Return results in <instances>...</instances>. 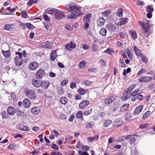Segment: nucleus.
Returning <instances> with one entry per match:
<instances>
[{"label":"nucleus","mask_w":155,"mask_h":155,"mask_svg":"<svg viewBox=\"0 0 155 155\" xmlns=\"http://www.w3.org/2000/svg\"><path fill=\"white\" fill-rule=\"evenodd\" d=\"M78 91L81 95H84L88 91L87 90L84 89L83 88H80L78 90Z\"/></svg>","instance_id":"nucleus-30"},{"label":"nucleus","mask_w":155,"mask_h":155,"mask_svg":"<svg viewBox=\"0 0 155 155\" xmlns=\"http://www.w3.org/2000/svg\"><path fill=\"white\" fill-rule=\"evenodd\" d=\"M136 84H134L131 85L128 88L126 89L123 92V95H127L130 93L132 91V90L136 86Z\"/></svg>","instance_id":"nucleus-9"},{"label":"nucleus","mask_w":155,"mask_h":155,"mask_svg":"<svg viewBox=\"0 0 155 155\" xmlns=\"http://www.w3.org/2000/svg\"><path fill=\"white\" fill-rule=\"evenodd\" d=\"M114 126L116 127H119L123 125V121L120 119H117L113 122Z\"/></svg>","instance_id":"nucleus-15"},{"label":"nucleus","mask_w":155,"mask_h":155,"mask_svg":"<svg viewBox=\"0 0 155 155\" xmlns=\"http://www.w3.org/2000/svg\"><path fill=\"white\" fill-rule=\"evenodd\" d=\"M110 12L111 11L109 10H107L105 12H102V14L104 16H106L110 14Z\"/></svg>","instance_id":"nucleus-58"},{"label":"nucleus","mask_w":155,"mask_h":155,"mask_svg":"<svg viewBox=\"0 0 155 155\" xmlns=\"http://www.w3.org/2000/svg\"><path fill=\"white\" fill-rule=\"evenodd\" d=\"M81 149L83 150H85L87 152L90 149V147L88 146L83 145L81 146Z\"/></svg>","instance_id":"nucleus-59"},{"label":"nucleus","mask_w":155,"mask_h":155,"mask_svg":"<svg viewBox=\"0 0 155 155\" xmlns=\"http://www.w3.org/2000/svg\"><path fill=\"white\" fill-rule=\"evenodd\" d=\"M14 62L16 66H19L22 65L24 60L22 58H18V56H16L14 58Z\"/></svg>","instance_id":"nucleus-5"},{"label":"nucleus","mask_w":155,"mask_h":155,"mask_svg":"<svg viewBox=\"0 0 155 155\" xmlns=\"http://www.w3.org/2000/svg\"><path fill=\"white\" fill-rule=\"evenodd\" d=\"M105 21V19L102 17H99L97 21L98 25L100 27L103 26Z\"/></svg>","instance_id":"nucleus-18"},{"label":"nucleus","mask_w":155,"mask_h":155,"mask_svg":"<svg viewBox=\"0 0 155 155\" xmlns=\"http://www.w3.org/2000/svg\"><path fill=\"white\" fill-rule=\"evenodd\" d=\"M133 97H135L136 98V100L137 99L140 101H141L143 98V96L142 95L140 94H139L136 95L135 96Z\"/></svg>","instance_id":"nucleus-54"},{"label":"nucleus","mask_w":155,"mask_h":155,"mask_svg":"<svg viewBox=\"0 0 155 155\" xmlns=\"http://www.w3.org/2000/svg\"><path fill=\"white\" fill-rule=\"evenodd\" d=\"M57 9L53 8H48L46 9L47 13L50 15H55Z\"/></svg>","instance_id":"nucleus-21"},{"label":"nucleus","mask_w":155,"mask_h":155,"mask_svg":"<svg viewBox=\"0 0 155 155\" xmlns=\"http://www.w3.org/2000/svg\"><path fill=\"white\" fill-rule=\"evenodd\" d=\"M66 8L68 11L71 12V13L65 16L66 19H77L78 15L80 16L82 14L78 7L73 5L72 4L67 5Z\"/></svg>","instance_id":"nucleus-1"},{"label":"nucleus","mask_w":155,"mask_h":155,"mask_svg":"<svg viewBox=\"0 0 155 155\" xmlns=\"http://www.w3.org/2000/svg\"><path fill=\"white\" fill-rule=\"evenodd\" d=\"M143 108V106H139L136 107L134 112V115H136L140 113L142 111Z\"/></svg>","instance_id":"nucleus-26"},{"label":"nucleus","mask_w":155,"mask_h":155,"mask_svg":"<svg viewBox=\"0 0 155 155\" xmlns=\"http://www.w3.org/2000/svg\"><path fill=\"white\" fill-rule=\"evenodd\" d=\"M146 71V70H144L143 68H141L140 70L137 74V76L139 77L140 76L141 74H143L144 72Z\"/></svg>","instance_id":"nucleus-53"},{"label":"nucleus","mask_w":155,"mask_h":155,"mask_svg":"<svg viewBox=\"0 0 155 155\" xmlns=\"http://www.w3.org/2000/svg\"><path fill=\"white\" fill-rule=\"evenodd\" d=\"M107 32L106 29L104 28H102L99 32L100 34L103 36H105Z\"/></svg>","instance_id":"nucleus-33"},{"label":"nucleus","mask_w":155,"mask_h":155,"mask_svg":"<svg viewBox=\"0 0 155 155\" xmlns=\"http://www.w3.org/2000/svg\"><path fill=\"white\" fill-rule=\"evenodd\" d=\"M51 148L55 150H59L58 147L55 144L53 143L51 146Z\"/></svg>","instance_id":"nucleus-56"},{"label":"nucleus","mask_w":155,"mask_h":155,"mask_svg":"<svg viewBox=\"0 0 155 155\" xmlns=\"http://www.w3.org/2000/svg\"><path fill=\"white\" fill-rule=\"evenodd\" d=\"M129 107V105L128 104H124L120 107V112H121L127 110Z\"/></svg>","instance_id":"nucleus-28"},{"label":"nucleus","mask_w":155,"mask_h":155,"mask_svg":"<svg viewBox=\"0 0 155 155\" xmlns=\"http://www.w3.org/2000/svg\"><path fill=\"white\" fill-rule=\"evenodd\" d=\"M89 104V101L88 100H86L81 102L79 105V108L81 109L85 108Z\"/></svg>","instance_id":"nucleus-16"},{"label":"nucleus","mask_w":155,"mask_h":155,"mask_svg":"<svg viewBox=\"0 0 155 155\" xmlns=\"http://www.w3.org/2000/svg\"><path fill=\"white\" fill-rule=\"evenodd\" d=\"M119 107V104L117 102H114L112 107V110L115 111Z\"/></svg>","instance_id":"nucleus-34"},{"label":"nucleus","mask_w":155,"mask_h":155,"mask_svg":"<svg viewBox=\"0 0 155 155\" xmlns=\"http://www.w3.org/2000/svg\"><path fill=\"white\" fill-rule=\"evenodd\" d=\"M150 111L149 110L147 111L143 115L142 118L143 120H145L147 117V116H149L150 115L149 113Z\"/></svg>","instance_id":"nucleus-52"},{"label":"nucleus","mask_w":155,"mask_h":155,"mask_svg":"<svg viewBox=\"0 0 155 155\" xmlns=\"http://www.w3.org/2000/svg\"><path fill=\"white\" fill-rule=\"evenodd\" d=\"M68 83V81L66 80H64L61 82V85L62 86H65Z\"/></svg>","instance_id":"nucleus-62"},{"label":"nucleus","mask_w":155,"mask_h":155,"mask_svg":"<svg viewBox=\"0 0 155 155\" xmlns=\"http://www.w3.org/2000/svg\"><path fill=\"white\" fill-rule=\"evenodd\" d=\"M152 5L147 6L146 8V11L148 12L152 13L154 11V8Z\"/></svg>","instance_id":"nucleus-31"},{"label":"nucleus","mask_w":155,"mask_h":155,"mask_svg":"<svg viewBox=\"0 0 155 155\" xmlns=\"http://www.w3.org/2000/svg\"><path fill=\"white\" fill-rule=\"evenodd\" d=\"M45 72L44 70L40 69L38 70L36 73V77L38 79H41L45 75Z\"/></svg>","instance_id":"nucleus-6"},{"label":"nucleus","mask_w":155,"mask_h":155,"mask_svg":"<svg viewBox=\"0 0 155 155\" xmlns=\"http://www.w3.org/2000/svg\"><path fill=\"white\" fill-rule=\"evenodd\" d=\"M1 115L3 119H8L9 118L8 114L6 113V111H3L2 112Z\"/></svg>","instance_id":"nucleus-39"},{"label":"nucleus","mask_w":155,"mask_h":155,"mask_svg":"<svg viewBox=\"0 0 155 155\" xmlns=\"http://www.w3.org/2000/svg\"><path fill=\"white\" fill-rule=\"evenodd\" d=\"M119 35L121 38H124L126 36V34L125 32H121L119 33Z\"/></svg>","instance_id":"nucleus-60"},{"label":"nucleus","mask_w":155,"mask_h":155,"mask_svg":"<svg viewBox=\"0 0 155 155\" xmlns=\"http://www.w3.org/2000/svg\"><path fill=\"white\" fill-rule=\"evenodd\" d=\"M2 53L4 57L6 58H8L10 56V53L9 50L6 51H2Z\"/></svg>","instance_id":"nucleus-32"},{"label":"nucleus","mask_w":155,"mask_h":155,"mask_svg":"<svg viewBox=\"0 0 155 155\" xmlns=\"http://www.w3.org/2000/svg\"><path fill=\"white\" fill-rule=\"evenodd\" d=\"M149 20H147V23L146 24H144L142 21H140L139 22V24L142 27V28L143 30L144 33H148L149 28L150 27V25L149 24Z\"/></svg>","instance_id":"nucleus-3"},{"label":"nucleus","mask_w":155,"mask_h":155,"mask_svg":"<svg viewBox=\"0 0 155 155\" xmlns=\"http://www.w3.org/2000/svg\"><path fill=\"white\" fill-rule=\"evenodd\" d=\"M123 9L120 8L118 9L117 12L116 13V15L119 17H121L123 15Z\"/></svg>","instance_id":"nucleus-37"},{"label":"nucleus","mask_w":155,"mask_h":155,"mask_svg":"<svg viewBox=\"0 0 155 155\" xmlns=\"http://www.w3.org/2000/svg\"><path fill=\"white\" fill-rule=\"evenodd\" d=\"M57 57V51L53 50L51 51V54L50 56V59L52 61H54Z\"/></svg>","instance_id":"nucleus-22"},{"label":"nucleus","mask_w":155,"mask_h":155,"mask_svg":"<svg viewBox=\"0 0 155 155\" xmlns=\"http://www.w3.org/2000/svg\"><path fill=\"white\" fill-rule=\"evenodd\" d=\"M31 111L33 114L37 115L40 113L41 110L39 107H35L31 108Z\"/></svg>","instance_id":"nucleus-20"},{"label":"nucleus","mask_w":155,"mask_h":155,"mask_svg":"<svg viewBox=\"0 0 155 155\" xmlns=\"http://www.w3.org/2000/svg\"><path fill=\"white\" fill-rule=\"evenodd\" d=\"M86 65V63L84 61H82L79 64V67L80 69L83 68Z\"/></svg>","instance_id":"nucleus-43"},{"label":"nucleus","mask_w":155,"mask_h":155,"mask_svg":"<svg viewBox=\"0 0 155 155\" xmlns=\"http://www.w3.org/2000/svg\"><path fill=\"white\" fill-rule=\"evenodd\" d=\"M76 116L78 118H81L82 120H83V113L81 111H78L76 114Z\"/></svg>","instance_id":"nucleus-38"},{"label":"nucleus","mask_w":155,"mask_h":155,"mask_svg":"<svg viewBox=\"0 0 155 155\" xmlns=\"http://www.w3.org/2000/svg\"><path fill=\"white\" fill-rule=\"evenodd\" d=\"M149 125L148 124H141L139 125V127L141 129H147L148 127H147V126Z\"/></svg>","instance_id":"nucleus-55"},{"label":"nucleus","mask_w":155,"mask_h":155,"mask_svg":"<svg viewBox=\"0 0 155 155\" xmlns=\"http://www.w3.org/2000/svg\"><path fill=\"white\" fill-rule=\"evenodd\" d=\"M38 2V0H30L27 2V5L28 6H31L33 4L36 3Z\"/></svg>","instance_id":"nucleus-40"},{"label":"nucleus","mask_w":155,"mask_h":155,"mask_svg":"<svg viewBox=\"0 0 155 155\" xmlns=\"http://www.w3.org/2000/svg\"><path fill=\"white\" fill-rule=\"evenodd\" d=\"M139 91V89H135L133 92L131 93L130 95L131 97L135 96L136 95L138 94L137 93Z\"/></svg>","instance_id":"nucleus-49"},{"label":"nucleus","mask_w":155,"mask_h":155,"mask_svg":"<svg viewBox=\"0 0 155 155\" xmlns=\"http://www.w3.org/2000/svg\"><path fill=\"white\" fill-rule=\"evenodd\" d=\"M55 15V16L56 19H61L64 17H65L64 13L62 12L61 11L57 10Z\"/></svg>","instance_id":"nucleus-4"},{"label":"nucleus","mask_w":155,"mask_h":155,"mask_svg":"<svg viewBox=\"0 0 155 155\" xmlns=\"http://www.w3.org/2000/svg\"><path fill=\"white\" fill-rule=\"evenodd\" d=\"M21 17L24 18H26L28 16L27 13L25 10H23L21 12Z\"/></svg>","instance_id":"nucleus-47"},{"label":"nucleus","mask_w":155,"mask_h":155,"mask_svg":"<svg viewBox=\"0 0 155 155\" xmlns=\"http://www.w3.org/2000/svg\"><path fill=\"white\" fill-rule=\"evenodd\" d=\"M17 117H22L24 115V114L23 111H21V110H17L16 111V112Z\"/></svg>","instance_id":"nucleus-41"},{"label":"nucleus","mask_w":155,"mask_h":155,"mask_svg":"<svg viewBox=\"0 0 155 155\" xmlns=\"http://www.w3.org/2000/svg\"><path fill=\"white\" fill-rule=\"evenodd\" d=\"M31 104L30 101L27 98L25 99L22 102L23 105L25 108L29 107Z\"/></svg>","instance_id":"nucleus-23"},{"label":"nucleus","mask_w":155,"mask_h":155,"mask_svg":"<svg viewBox=\"0 0 155 155\" xmlns=\"http://www.w3.org/2000/svg\"><path fill=\"white\" fill-rule=\"evenodd\" d=\"M131 53L129 49L127 48L124 54H122V57L124 58H127L126 54H127L129 59L130 60L132 59V56L131 54Z\"/></svg>","instance_id":"nucleus-14"},{"label":"nucleus","mask_w":155,"mask_h":155,"mask_svg":"<svg viewBox=\"0 0 155 155\" xmlns=\"http://www.w3.org/2000/svg\"><path fill=\"white\" fill-rule=\"evenodd\" d=\"M76 45L72 41H71L69 43L65 45V48L68 51H71V49H74L76 48Z\"/></svg>","instance_id":"nucleus-10"},{"label":"nucleus","mask_w":155,"mask_h":155,"mask_svg":"<svg viewBox=\"0 0 155 155\" xmlns=\"http://www.w3.org/2000/svg\"><path fill=\"white\" fill-rule=\"evenodd\" d=\"M112 52H114V51L113 49H110L109 48H107V50L104 51V53H107L109 54H111Z\"/></svg>","instance_id":"nucleus-50"},{"label":"nucleus","mask_w":155,"mask_h":155,"mask_svg":"<svg viewBox=\"0 0 155 155\" xmlns=\"http://www.w3.org/2000/svg\"><path fill=\"white\" fill-rule=\"evenodd\" d=\"M128 21V19L127 18H122V23L123 24H126Z\"/></svg>","instance_id":"nucleus-63"},{"label":"nucleus","mask_w":155,"mask_h":155,"mask_svg":"<svg viewBox=\"0 0 155 155\" xmlns=\"http://www.w3.org/2000/svg\"><path fill=\"white\" fill-rule=\"evenodd\" d=\"M135 53V54L138 57H140L142 54L141 51L138 49L136 46H135L133 47Z\"/></svg>","instance_id":"nucleus-29"},{"label":"nucleus","mask_w":155,"mask_h":155,"mask_svg":"<svg viewBox=\"0 0 155 155\" xmlns=\"http://www.w3.org/2000/svg\"><path fill=\"white\" fill-rule=\"evenodd\" d=\"M4 28V29L6 30L12 31L14 29V26L12 24H7L5 25Z\"/></svg>","instance_id":"nucleus-17"},{"label":"nucleus","mask_w":155,"mask_h":155,"mask_svg":"<svg viewBox=\"0 0 155 155\" xmlns=\"http://www.w3.org/2000/svg\"><path fill=\"white\" fill-rule=\"evenodd\" d=\"M50 84V82L48 80L42 81H41V87L45 90L48 88Z\"/></svg>","instance_id":"nucleus-12"},{"label":"nucleus","mask_w":155,"mask_h":155,"mask_svg":"<svg viewBox=\"0 0 155 155\" xmlns=\"http://www.w3.org/2000/svg\"><path fill=\"white\" fill-rule=\"evenodd\" d=\"M49 44H52V43L50 42L49 41H47L45 43V45H43L42 47L46 48H48L52 45V44L51 45H49Z\"/></svg>","instance_id":"nucleus-46"},{"label":"nucleus","mask_w":155,"mask_h":155,"mask_svg":"<svg viewBox=\"0 0 155 155\" xmlns=\"http://www.w3.org/2000/svg\"><path fill=\"white\" fill-rule=\"evenodd\" d=\"M137 136L135 135H128L125 137V140L130 139V144L135 143L137 140Z\"/></svg>","instance_id":"nucleus-7"},{"label":"nucleus","mask_w":155,"mask_h":155,"mask_svg":"<svg viewBox=\"0 0 155 155\" xmlns=\"http://www.w3.org/2000/svg\"><path fill=\"white\" fill-rule=\"evenodd\" d=\"M65 27L67 29L70 31H71L73 29L72 27H71L70 25H66L65 26Z\"/></svg>","instance_id":"nucleus-61"},{"label":"nucleus","mask_w":155,"mask_h":155,"mask_svg":"<svg viewBox=\"0 0 155 155\" xmlns=\"http://www.w3.org/2000/svg\"><path fill=\"white\" fill-rule=\"evenodd\" d=\"M60 102L63 104H66L68 102V100L65 97H63L60 98Z\"/></svg>","instance_id":"nucleus-35"},{"label":"nucleus","mask_w":155,"mask_h":155,"mask_svg":"<svg viewBox=\"0 0 155 155\" xmlns=\"http://www.w3.org/2000/svg\"><path fill=\"white\" fill-rule=\"evenodd\" d=\"M8 114L10 116L13 115L15 113L16 111L15 109L12 107H9L7 109Z\"/></svg>","instance_id":"nucleus-24"},{"label":"nucleus","mask_w":155,"mask_h":155,"mask_svg":"<svg viewBox=\"0 0 155 155\" xmlns=\"http://www.w3.org/2000/svg\"><path fill=\"white\" fill-rule=\"evenodd\" d=\"M140 56H141V59L144 63L147 64L148 62V59L145 55L142 54Z\"/></svg>","instance_id":"nucleus-36"},{"label":"nucleus","mask_w":155,"mask_h":155,"mask_svg":"<svg viewBox=\"0 0 155 155\" xmlns=\"http://www.w3.org/2000/svg\"><path fill=\"white\" fill-rule=\"evenodd\" d=\"M131 116L130 114L129 113H127L125 116V119L126 120L128 121L130 119Z\"/></svg>","instance_id":"nucleus-51"},{"label":"nucleus","mask_w":155,"mask_h":155,"mask_svg":"<svg viewBox=\"0 0 155 155\" xmlns=\"http://www.w3.org/2000/svg\"><path fill=\"white\" fill-rule=\"evenodd\" d=\"M112 123L111 120H106L104 124V126L105 127H107L108 126L110 125Z\"/></svg>","instance_id":"nucleus-44"},{"label":"nucleus","mask_w":155,"mask_h":155,"mask_svg":"<svg viewBox=\"0 0 155 155\" xmlns=\"http://www.w3.org/2000/svg\"><path fill=\"white\" fill-rule=\"evenodd\" d=\"M92 109L91 108L90 110L87 111H85L83 113L84 115V116H87L91 114L92 113Z\"/></svg>","instance_id":"nucleus-57"},{"label":"nucleus","mask_w":155,"mask_h":155,"mask_svg":"<svg viewBox=\"0 0 155 155\" xmlns=\"http://www.w3.org/2000/svg\"><path fill=\"white\" fill-rule=\"evenodd\" d=\"M107 28L111 32H114L116 30V27L114 25L110 23L107 25Z\"/></svg>","instance_id":"nucleus-25"},{"label":"nucleus","mask_w":155,"mask_h":155,"mask_svg":"<svg viewBox=\"0 0 155 155\" xmlns=\"http://www.w3.org/2000/svg\"><path fill=\"white\" fill-rule=\"evenodd\" d=\"M22 130L24 131H29L30 129H29V127L27 126L23 125L22 127Z\"/></svg>","instance_id":"nucleus-64"},{"label":"nucleus","mask_w":155,"mask_h":155,"mask_svg":"<svg viewBox=\"0 0 155 155\" xmlns=\"http://www.w3.org/2000/svg\"><path fill=\"white\" fill-rule=\"evenodd\" d=\"M98 47V45L94 43L93 44L92 47V51L94 52H97V51Z\"/></svg>","instance_id":"nucleus-48"},{"label":"nucleus","mask_w":155,"mask_h":155,"mask_svg":"<svg viewBox=\"0 0 155 155\" xmlns=\"http://www.w3.org/2000/svg\"><path fill=\"white\" fill-rule=\"evenodd\" d=\"M38 64L35 61L31 62L29 65V69L31 71L36 70L38 67Z\"/></svg>","instance_id":"nucleus-8"},{"label":"nucleus","mask_w":155,"mask_h":155,"mask_svg":"<svg viewBox=\"0 0 155 155\" xmlns=\"http://www.w3.org/2000/svg\"><path fill=\"white\" fill-rule=\"evenodd\" d=\"M24 93L26 96L28 98L31 100H35L36 97L35 92L31 89L26 88Z\"/></svg>","instance_id":"nucleus-2"},{"label":"nucleus","mask_w":155,"mask_h":155,"mask_svg":"<svg viewBox=\"0 0 155 155\" xmlns=\"http://www.w3.org/2000/svg\"><path fill=\"white\" fill-rule=\"evenodd\" d=\"M91 13H88L86 14L84 17L83 21L84 23L89 22L90 18L91 17Z\"/></svg>","instance_id":"nucleus-27"},{"label":"nucleus","mask_w":155,"mask_h":155,"mask_svg":"<svg viewBox=\"0 0 155 155\" xmlns=\"http://www.w3.org/2000/svg\"><path fill=\"white\" fill-rule=\"evenodd\" d=\"M32 84L35 87H41V81L35 79H32Z\"/></svg>","instance_id":"nucleus-19"},{"label":"nucleus","mask_w":155,"mask_h":155,"mask_svg":"<svg viewBox=\"0 0 155 155\" xmlns=\"http://www.w3.org/2000/svg\"><path fill=\"white\" fill-rule=\"evenodd\" d=\"M152 80V78L150 77L142 76L138 79V80L141 82H148Z\"/></svg>","instance_id":"nucleus-13"},{"label":"nucleus","mask_w":155,"mask_h":155,"mask_svg":"<svg viewBox=\"0 0 155 155\" xmlns=\"http://www.w3.org/2000/svg\"><path fill=\"white\" fill-rule=\"evenodd\" d=\"M25 25L26 27L28 29H35V26L30 23H27Z\"/></svg>","instance_id":"nucleus-45"},{"label":"nucleus","mask_w":155,"mask_h":155,"mask_svg":"<svg viewBox=\"0 0 155 155\" xmlns=\"http://www.w3.org/2000/svg\"><path fill=\"white\" fill-rule=\"evenodd\" d=\"M130 32L132 38L134 40L136 39L137 38V33L136 31L134 30H133L132 31H130Z\"/></svg>","instance_id":"nucleus-42"},{"label":"nucleus","mask_w":155,"mask_h":155,"mask_svg":"<svg viewBox=\"0 0 155 155\" xmlns=\"http://www.w3.org/2000/svg\"><path fill=\"white\" fill-rule=\"evenodd\" d=\"M117 97L114 95H112L108 97L105 100V104H108L112 103L116 98Z\"/></svg>","instance_id":"nucleus-11"}]
</instances>
